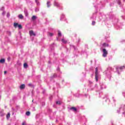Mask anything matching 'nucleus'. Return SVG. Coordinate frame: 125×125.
<instances>
[{
    "mask_svg": "<svg viewBox=\"0 0 125 125\" xmlns=\"http://www.w3.org/2000/svg\"><path fill=\"white\" fill-rule=\"evenodd\" d=\"M56 104H58V105H60L61 104V103L60 101L56 102Z\"/></svg>",
    "mask_w": 125,
    "mask_h": 125,
    "instance_id": "18",
    "label": "nucleus"
},
{
    "mask_svg": "<svg viewBox=\"0 0 125 125\" xmlns=\"http://www.w3.org/2000/svg\"><path fill=\"white\" fill-rule=\"evenodd\" d=\"M103 45V46H106V43H104Z\"/></svg>",
    "mask_w": 125,
    "mask_h": 125,
    "instance_id": "23",
    "label": "nucleus"
},
{
    "mask_svg": "<svg viewBox=\"0 0 125 125\" xmlns=\"http://www.w3.org/2000/svg\"><path fill=\"white\" fill-rule=\"evenodd\" d=\"M48 36H49V37H52L53 36V33L48 32Z\"/></svg>",
    "mask_w": 125,
    "mask_h": 125,
    "instance_id": "12",
    "label": "nucleus"
},
{
    "mask_svg": "<svg viewBox=\"0 0 125 125\" xmlns=\"http://www.w3.org/2000/svg\"><path fill=\"white\" fill-rule=\"evenodd\" d=\"M70 110H73V111H74V112H76V111H77V108H76L75 107H72L70 108Z\"/></svg>",
    "mask_w": 125,
    "mask_h": 125,
    "instance_id": "6",
    "label": "nucleus"
},
{
    "mask_svg": "<svg viewBox=\"0 0 125 125\" xmlns=\"http://www.w3.org/2000/svg\"><path fill=\"white\" fill-rule=\"evenodd\" d=\"M7 17H9V16H10V14L9 13H7Z\"/></svg>",
    "mask_w": 125,
    "mask_h": 125,
    "instance_id": "22",
    "label": "nucleus"
},
{
    "mask_svg": "<svg viewBox=\"0 0 125 125\" xmlns=\"http://www.w3.org/2000/svg\"><path fill=\"white\" fill-rule=\"evenodd\" d=\"M19 25V24H18V23H14V27H15V28H17V27H18Z\"/></svg>",
    "mask_w": 125,
    "mask_h": 125,
    "instance_id": "9",
    "label": "nucleus"
},
{
    "mask_svg": "<svg viewBox=\"0 0 125 125\" xmlns=\"http://www.w3.org/2000/svg\"><path fill=\"white\" fill-rule=\"evenodd\" d=\"M29 35L31 37H32V36H34V37L36 36V34H35V33L34 32V31L33 30H30L29 32Z\"/></svg>",
    "mask_w": 125,
    "mask_h": 125,
    "instance_id": "3",
    "label": "nucleus"
},
{
    "mask_svg": "<svg viewBox=\"0 0 125 125\" xmlns=\"http://www.w3.org/2000/svg\"><path fill=\"white\" fill-rule=\"evenodd\" d=\"M19 18L20 19H23V18H24V17L22 15H19Z\"/></svg>",
    "mask_w": 125,
    "mask_h": 125,
    "instance_id": "11",
    "label": "nucleus"
},
{
    "mask_svg": "<svg viewBox=\"0 0 125 125\" xmlns=\"http://www.w3.org/2000/svg\"><path fill=\"white\" fill-rule=\"evenodd\" d=\"M124 68H125V66H123L120 67V69L121 70H122V69H124Z\"/></svg>",
    "mask_w": 125,
    "mask_h": 125,
    "instance_id": "20",
    "label": "nucleus"
},
{
    "mask_svg": "<svg viewBox=\"0 0 125 125\" xmlns=\"http://www.w3.org/2000/svg\"><path fill=\"white\" fill-rule=\"evenodd\" d=\"M5 62V60L4 59H2L0 60V63H3Z\"/></svg>",
    "mask_w": 125,
    "mask_h": 125,
    "instance_id": "7",
    "label": "nucleus"
},
{
    "mask_svg": "<svg viewBox=\"0 0 125 125\" xmlns=\"http://www.w3.org/2000/svg\"><path fill=\"white\" fill-rule=\"evenodd\" d=\"M35 1H38V0H35Z\"/></svg>",
    "mask_w": 125,
    "mask_h": 125,
    "instance_id": "26",
    "label": "nucleus"
},
{
    "mask_svg": "<svg viewBox=\"0 0 125 125\" xmlns=\"http://www.w3.org/2000/svg\"><path fill=\"white\" fill-rule=\"evenodd\" d=\"M23 67L25 69H27V68H28V64H27V63H24L23 64Z\"/></svg>",
    "mask_w": 125,
    "mask_h": 125,
    "instance_id": "8",
    "label": "nucleus"
},
{
    "mask_svg": "<svg viewBox=\"0 0 125 125\" xmlns=\"http://www.w3.org/2000/svg\"><path fill=\"white\" fill-rule=\"evenodd\" d=\"M58 35H59L60 37H61V32H59Z\"/></svg>",
    "mask_w": 125,
    "mask_h": 125,
    "instance_id": "21",
    "label": "nucleus"
},
{
    "mask_svg": "<svg viewBox=\"0 0 125 125\" xmlns=\"http://www.w3.org/2000/svg\"><path fill=\"white\" fill-rule=\"evenodd\" d=\"M37 19V17H36V16H33L32 17V20H36Z\"/></svg>",
    "mask_w": 125,
    "mask_h": 125,
    "instance_id": "14",
    "label": "nucleus"
},
{
    "mask_svg": "<svg viewBox=\"0 0 125 125\" xmlns=\"http://www.w3.org/2000/svg\"><path fill=\"white\" fill-rule=\"evenodd\" d=\"M18 27L19 29H22V25L21 24H19Z\"/></svg>",
    "mask_w": 125,
    "mask_h": 125,
    "instance_id": "17",
    "label": "nucleus"
},
{
    "mask_svg": "<svg viewBox=\"0 0 125 125\" xmlns=\"http://www.w3.org/2000/svg\"><path fill=\"white\" fill-rule=\"evenodd\" d=\"M31 85H32V84H31V83L30 84H28V86H31Z\"/></svg>",
    "mask_w": 125,
    "mask_h": 125,
    "instance_id": "24",
    "label": "nucleus"
},
{
    "mask_svg": "<svg viewBox=\"0 0 125 125\" xmlns=\"http://www.w3.org/2000/svg\"><path fill=\"white\" fill-rule=\"evenodd\" d=\"M50 5H51V4H50V1H47V7H50Z\"/></svg>",
    "mask_w": 125,
    "mask_h": 125,
    "instance_id": "10",
    "label": "nucleus"
},
{
    "mask_svg": "<svg viewBox=\"0 0 125 125\" xmlns=\"http://www.w3.org/2000/svg\"><path fill=\"white\" fill-rule=\"evenodd\" d=\"M54 5H56V6H59V4L56 2L54 3Z\"/></svg>",
    "mask_w": 125,
    "mask_h": 125,
    "instance_id": "16",
    "label": "nucleus"
},
{
    "mask_svg": "<svg viewBox=\"0 0 125 125\" xmlns=\"http://www.w3.org/2000/svg\"><path fill=\"white\" fill-rule=\"evenodd\" d=\"M95 21H92V25H95Z\"/></svg>",
    "mask_w": 125,
    "mask_h": 125,
    "instance_id": "19",
    "label": "nucleus"
},
{
    "mask_svg": "<svg viewBox=\"0 0 125 125\" xmlns=\"http://www.w3.org/2000/svg\"><path fill=\"white\" fill-rule=\"evenodd\" d=\"M95 79L96 82H98V77H99V73H98V68H96V71H95Z\"/></svg>",
    "mask_w": 125,
    "mask_h": 125,
    "instance_id": "1",
    "label": "nucleus"
},
{
    "mask_svg": "<svg viewBox=\"0 0 125 125\" xmlns=\"http://www.w3.org/2000/svg\"><path fill=\"white\" fill-rule=\"evenodd\" d=\"M7 119H9L10 118V113H8V114L6 115Z\"/></svg>",
    "mask_w": 125,
    "mask_h": 125,
    "instance_id": "13",
    "label": "nucleus"
},
{
    "mask_svg": "<svg viewBox=\"0 0 125 125\" xmlns=\"http://www.w3.org/2000/svg\"><path fill=\"white\" fill-rule=\"evenodd\" d=\"M25 86L24 84H22L21 85L20 88V89H24V88H25Z\"/></svg>",
    "mask_w": 125,
    "mask_h": 125,
    "instance_id": "4",
    "label": "nucleus"
},
{
    "mask_svg": "<svg viewBox=\"0 0 125 125\" xmlns=\"http://www.w3.org/2000/svg\"><path fill=\"white\" fill-rule=\"evenodd\" d=\"M30 114H31V113L30 112V111H27L26 112V116H30Z\"/></svg>",
    "mask_w": 125,
    "mask_h": 125,
    "instance_id": "15",
    "label": "nucleus"
},
{
    "mask_svg": "<svg viewBox=\"0 0 125 125\" xmlns=\"http://www.w3.org/2000/svg\"><path fill=\"white\" fill-rule=\"evenodd\" d=\"M103 57H106L108 55V51L106 50V49H103Z\"/></svg>",
    "mask_w": 125,
    "mask_h": 125,
    "instance_id": "2",
    "label": "nucleus"
},
{
    "mask_svg": "<svg viewBox=\"0 0 125 125\" xmlns=\"http://www.w3.org/2000/svg\"><path fill=\"white\" fill-rule=\"evenodd\" d=\"M6 73H7L6 71H4V74H6Z\"/></svg>",
    "mask_w": 125,
    "mask_h": 125,
    "instance_id": "25",
    "label": "nucleus"
},
{
    "mask_svg": "<svg viewBox=\"0 0 125 125\" xmlns=\"http://www.w3.org/2000/svg\"><path fill=\"white\" fill-rule=\"evenodd\" d=\"M62 42H63V43H65V44H66V43H67V42H68V41H67V40H65L64 39H62Z\"/></svg>",
    "mask_w": 125,
    "mask_h": 125,
    "instance_id": "5",
    "label": "nucleus"
}]
</instances>
